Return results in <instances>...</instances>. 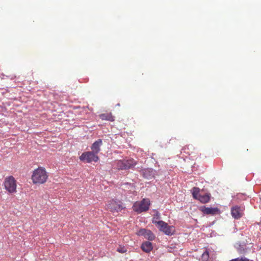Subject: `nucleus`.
Instances as JSON below:
<instances>
[{"instance_id": "3", "label": "nucleus", "mask_w": 261, "mask_h": 261, "mask_svg": "<svg viewBox=\"0 0 261 261\" xmlns=\"http://www.w3.org/2000/svg\"><path fill=\"white\" fill-rule=\"evenodd\" d=\"M153 223H154L159 228L160 231H163L168 236H171L174 234L175 229L174 226L168 225L167 223L164 221H156L155 219L153 220Z\"/></svg>"}, {"instance_id": "16", "label": "nucleus", "mask_w": 261, "mask_h": 261, "mask_svg": "<svg viewBox=\"0 0 261 261\" xmlns=\"http://www.w3.org/2000/svg\"><path fill=\"white\" fill-rule=\"evenodd\" d=\"M237 250L239 253L241 254H245L247 252V248L244 246L241 245H239L237 247Z\"/></svg>"}, {"instance_id": "12", "label": "nucleus", "mask_w": 261, "mask_h": 261, "mask_svg": "<svg viewBox=\"0 0 261 261\" xmlns=\"http://www.w3.org/2000/svg\"><path fill=\"white\" fill-rule=\"evenodd\" d=\"M141 248L144 252H150L151 250L153 249V246L152 245V243L149 241L144 242L142 244Z\"/></svg>"}, {"instance_id": "20", "label": "nucleus", "mask_w": 261, "mask_h": 261, "mask_svg": "<svg viewBox=\"0 0 261 261\" xmlns=\"http://www.w3.org/2000/svg\"><path fill=\"white\" fill-rule=\"evenodd\" d=\"M187 148H188V147H185L184 148V151H186V153H189V152H187V151H186Z\"/></svg>"}, {"instance_id": "18", "label": "nucleus", "mask_w": 261, "mask_h": 261, "mask_svg": "<svg viewBox=\"0 0 261 261\" xmlns=\"http://www.w3.org/2000/svg\"><path fill=\"white\" fill-rule=\"evenodd\" d=\"M229 261H253V260L249 259V258L245 257V256H242L241 257L233 258Z\"/></svg>"}, {"instance_id": "15", "label": "nucleus", "mask_w": 261, "mask_h": 261, "mask_svg": "<svg viewBox=\"0 0 261 261\" xmlns=\"http://www.w3.org/2000/svg\"><path fill=\"white\" fill-rule=\"evenodd\" d=\"M199 188L194 187L192 188V195L194 198L199 200Z\"/></svg>"}, {"instance_id": "10", "label": "nucleus", "mask_w": 261, "mask_h": 261, "mask_svg": "<svg viewBox=\"0 0 261 261\" xmlns=\"http://www.w3.org/2000/svg\"><path fill=\"white\" fill-rule=\"evenodd\" d=\"M102 144V140L98 139V140L95 141L91 146V149L93 151V152L97 155V153L100 150V147Z\"/></svg>"}, {"instance_id": "22", "label": "nucleus", "mask_w": 261, "mask_h": 261, "mask_svg": "<svg viewBox=\"0 0 261 261\" xmlns=\"http://www.w3.org/2000/svg\"><path fill=\"white\" fill-rule=\"evenodd\" d=\"M146 171H152V169H146Z\"/></svg>"}, {"instance_id": "1", "label": "nucleus", "mask_w": 261, "mask_h": 261, "mask_svg": "<svg viewBox=\"0 0 261 261\" xmlns=\"http://www.w3.org/2000/svg\"><path fill=\"white\" fill-rule=\"evenodd\" d=\"M48 175L44 167H39L35 169L31 176V179L34 184H43L47 181Z\"/></svg>"}, {"instance_id": "21", "label": "nucleus", "mask_w": 261, "mask_h": 261, "mask_svg": "<svg viewBox=\"0 0 261 261\" xmlns=\"http://www.w3.org/2000/svg\"><path fill=\"white\" fill-rule=\"evenodd\" d=\"M117 250L119 252H125L124 250H123L122 249H118Z\"/></svg>"}, {"instance_id": "7", "label": "nucleus", "mask_w": 261, "mask_h": 261, "mask_svg": "<svg viewBox=\"0 0 261 261\" xmlns=\"http://www.w3.org/2000/svg\"><path fill=\"white\" fill-rule=\"evenodd\" d=\"M99 158L97 155L95 154L93 151L83 152L80 156V160L82 161H85L86 163H91V162H97Z\"/></svg>"}, {"instance_id": "9", "label": "nucleus", "mask_w": 261, "mask_h": 261, "mask_svg": "<svg viewBox=\"0 0 261 261\" xmlns=\"http://www.w3.org/2000/svg\"><path fill=\"white\" fill-rule=\"evenodd\" d=\"M243 209L239 206H232L231 208V214L234 219H240L243 216Z\"/></svg>"}, {"instance_id": "17", "label": "nucleus", "mask_w": 261, "mask_h": 261, "mask_svg": "<svg viewBox=\"0 0 261 261\" xmlns=\"http://www.w3.org/2000/svg\"><path fill=\"white\" fill-rule=\"evenodd\" d=\"M210 258V254L207 250L204 251L201 254V259L202 261H207Z\"/></svg>"}, {"instance_id": "11", "label": "nucleus", "mask_w": 261, "mask_h": 261, "mask_svg": "<svg viewBox=\"0 0 261 261\" xmlns=\"http://www.w3.org/2000/svg\"><path fill=\"white\" fill-rule=\"evenodd\" d=\"M201 211L206 215H215L219 211L218 208H212V207L201 206Z\"/></svg>"}, {"instance_id": "4", "label": "nucleus", "mask_w": 261, "mask_h": 261, "mask_svg": "<svg viewBox=\"0 0 261 261\" xmlns=\"http://www.w3.org/2000/svg\"><path fill=\"white\" fill-rule=\"evenodd\" d=\"M123 204L120 200L111 199L109 200L106 204V209L111 211L112 213H118V212L124 209Z\"/></svg>"}, {"instance_id": "5", "label": "nucleus", "mask_w": 261, "mask_h": 261, "mask_svg": "<svg viewBox=\"0 0 261 261\" xmlns=\"http://www.w3.org/2000/svg\"><path fill=\"white\" fill-rule=\"evenodd\" d=\"M150 205V201L148 198H143L141 201H137L134 203L133 209L138 213L147 211Z\"/></svg>"}, {"instance_id": "13", "label": "nucleus", "mask_w": 261, "mask_h": 261, "mask_svg": "<svg viewBox=\"0 0 261 261\" xmlns=\"http://www.w3.org/2000/svg\"><path fill=\"white\" fill-rule=\"evenodd\" d=\"M211 198L210 194H199L198 197V200L202 203H206L209 202Z\"/></svg>"}, {"instance_id": "8", "label": "nucleus", "mask_w": 261, "mask_h": 261, "mask_svg": "<svg viewBox=\"0 0 261 261\" xmlns=\"http://www.w3.org/2000/svg\"><path fill=\"white\" fill-rule=\"evenodd\" d=\"M137 234L139 236H143L146 239L153 240L155 236L152 232L149 229H141L137 232Z\"/></svg>"}, {"instance_id": "19", "label": "nucleus", "mask_w": 261, "mask_h": 261, "mask_svg": "<svg viewBox=\"0 0 261 261\" xmlns=\"http://www.w3.org/2000/svg\"><path fill=\"white\" fill-rule=\"evenodd\" d=\"M159 218H160V214H159V212H158V211H156L155 215L153 217V218L152 220V222L153 223V221L154 219L155 220H156V221H158V219H159Z\"/></svg>"}, {"instance_id": "14", "label": "nucleus", "mask_w": 261, "mask_h": 261, "mask_svg": "<svg viewBox=\"0 0 261 261\" xmlns=\"http://www.w3.org/2000/svg\"><path fill=\"white\" fill-rule=\"evenodd\" d=\"M99 118L102 120H109L110 121H113L114 118L112 113H103L99 115Z\"/></svg>"}, {"instance_id": "2", "label": "nucleus", "mask_w": 261, "mask_h": 261, "mask_svg": "<svg viewBox=\"0 0 261 261\" xmlns=\"http://www.w3.org/2000/svg\"><path fill=\"white\" fill-rule=\"evenodd\" d=\"M5 190L9 194H14L17 192V181L12 175L6 177L3 182Z\"/></svg>"}, {"instance_id": "6", "label": "nucleus", "mask_w": 261, "mask_h": 261, "mask_svg": "<svg viewBox=\"0 0 261 261\" xmlns=\"http://www.w3.org/2000/svg\"><path fill=\"white\" fill-rule=\"evenodd\" d=\"M136 163L134 159H124L123 160H119L115 161L114 165L115 167L120 170L128 169L134 167Z\"/></svg>"}]
</instances>
